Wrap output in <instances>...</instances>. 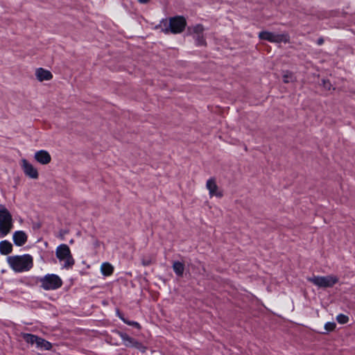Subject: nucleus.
<instances>
[{
	"label": "nucleus",
	"instance_id": "nucleus-24",
	"mask_svg": "<svg viewBox=\"0 0 355 355\" xmlns=\"http://www.w3.org/2000/svg\"><path fill=\"white\" fill-rule=\"evenodd\" d=\"M322 84L324 88L327 89L328 90L331 89V84L329 80H323Z\"/></svg>",
	"mask_w": 355,
	"mask_h": 355
},
{
	"label": "nucleus",
	"instance_id": "nucleus-19",
	"mask_svg": "<svg viewBox=\"0 0 355 355\" xmlns=\"http://www.w3.org/2000/svg\"><path fill=\"white\" fill-rule=\"evenodd\" d=\"M21 337L25 342L29 344H35L37 341L38 336L32 334L22 333Z\"/></svg>",
	"mask_w": 355,
	"mask_h": 355
},
{
	"label": "nucleus",
	"instance_id": "nucleus-2",
	"mask_svg": "<svg viewBox=\"0 0 355 355\" xmlns=\"http://www.w3.org/2000/svg\"><path fill=\"white\" fill-rule=\"evenodd\" d=\"M55 255L60 261H64L63 268L69 270L74 266L75 260L69 247L67 244L59 245L55 250Z\"/></svg>",
	"mask_w": 355,
	"mask_h": 355
},
{
	"label": "nucleus",
	"instance_id": "nucleus-1",
	"mask_svg": "<svg viewBox=\"0 0 355 355\" xmlns=\"http://www.w3.org/2000/svg\"><path fill=\"white\" fill-rule=\"evenodd\" d=\"M10 267L16 272L29 271L33 267V258L29 254L8 257Z\"/></svg>",
	"mask_w": 355,
	"mask_h": 355
},
{
	"label": "nucleus",
	"instance_id": "nucleus-10",
	"mask_svg": "<svg viewBox=\"0 0 355 355\" xmlns=\"http://www.w3.org/2000/svg\"><path fill=\"white\" fill-rule=\"evenodd\" d=\"M35 160L43 165L48 164L51 161V156L49 153L45 150H40L35 153Z\"/></svg>",
	"mask_w": 355,
	"mask_h": 355
},
{
	"label": "nucleus",
	"instance_id": "nucleus-27",
	"mask_svg": "<svg viewBox=\"0 0 355 355\" xmlns=\"http://www.w3.org/2000/svg\"><path fill=\"white\" fill-rule=\"evenodd\" d=\"M323 42H324L323 39L320 38V39L318 40V44L319 45H321L322 44H323Z\"/></svg>",
	"mask_w": 355,
	"mask_h": 355
},
{
	"label": "nucleus",
	"instance_id": "nucleus-6",
	"mask_svg": "<svg viewBox=\"0 0 355 355\" xmlns=\"http://www.w3.org/2000/svg\"><path fill=\"white\" fill-rule=\"evenodd\" d=\"M309 281L320 288H331L338 282V278L334 275L313 276Z\"/></svg>",
	"mask_w": 355,
	"mask_h": 355
},
{
	"label": "nucleus",
	"instance_id": "nucleus-13",
	"mask_svg": "<svg viewBox=\"0 0 355 355\" xmlns=\"http://www.w3.org/2000/svg\"><path fill=\"white\" fill-rule=\"evenodd\" d=\"M35 76L37 79L41 82L44 80H50L53 78L51 72L43 68H38L36 70Z\"/></svg>",
	"mask_w": 355,
	"mask_h": 355
},
{
	"label": "nucleus",
	"instance_id": "nucleus-23",
	"mask_svg": "<svg viewBox=\"0 0 355 355\" xmlns=\"http://www.w3.org/2000/svg\"><path fill=\"white\" fill-rule=\"evenodd\" d=\"M336 327V324L334 322H327L324 324V329L327 331H333Z\"/></svg>",
	"mask_w": 355,
	"mask_h": 355
},
{
	"label": "nucleus",
	"instance_id": "nucleus-11",
	"mask_svg": "<svg viewBox=\"0 0 355 355\" xmlns=\"http://www.w3.org/2000/svg\"><path fill=\"white\" fill-rule=\"evenodd\" d=\"M207 189L209 190V193L211 197L217 196L221 198L223 196V193L221 191H218V186L216 183V180L214 178H209L207 181L206 184Z\"/></svg>",
	"mask_w": 355,
	"mask_h": 355
},
{
	"label": "nucleus",
	"instance_id": "nucleus-7",
	"mask_svg": "<svg viewBox=\"0 0 355 355\" xmlns=\"http://www.w3.org/2000/svg\"><path fill=\"white\" fill-rule=\"evenodd\" d=\"M187 26L186 19L183 16H175L169 18L168 28H166L165 32H171L173 34L181 33L185 29Z\"/></svg>",
	"mask_w": 355,
	"mask_h": 355
},
{
	"label": "nucleus",
	"instance_id": "nucleus-8",
	"mask_svg": "<svg viewBox=\"0 0 355 355\" xmlns=\"http://www.w3.org/2000/svg\"><path fill=\"white\" fill-rule=\"evenodd\" d=\"M118 334L126 347H134L139 349H141V348L146 349L141 343L130 337L126 333L119 331Z\"/></svg>",
	"mask_w": 355,
	"mask_h": 355
},
{
	"label": "nucleus",
	"instance_id": "nucleus-12",
	"mask_svg": "<svg viewBox=\"0 0 355 355\" xmlns=\"http://www.w3.org/2000/svg\"><path fill=\"white\" fill-rule=\"evenodd\" d=\"M27 235L21 230H18L14 232L12 240L17 246H22L27 242Z\"/></svg>",
	"mask_w": 355,
	"mask_h": 355
},
{
	"label": "nucleus",
	"instance_id": "nucleus-22",
	"mask_svg": "<svg viewBox=\"0 0 355 355\" xmlns=\"http://www.w3.org/2000/svg\"><path fill=\"white\" fill-rule=\"evenodd\" d=\"M41 277H31L28 280V284L32 286L40 285Z\"/></svg>",
	"mask_w": 355,
	"mask_h": 355
},
{
	"label": "nucleus",
	"instance_id": "nucleus-14",
	"mask_svg": "<svg viewBox=\"0 0 355 355\" xmlns=\"http://www.w3.org/2000/svg\"><path fill=\"white\" fill-rule=\"evenodd\" d=\"M12 251V245L7 240L0 242V253L3 255H7Z\"/></svg>",
	"mask_w": 355,
	"mask_h": 355
},
{
	"label": "nucleus",
	"instance_id": "nucleus-29",
	"mask_svg": "<svg viewBox=\"0 0 355 355\" xmlns=\"http://www.w3.org/2000/svg\"><path fill=\"white\" fill-rule=\"evenodd\" d=\"M143 264H144V266H148L149 263H148V262L145 261V262H144V263H143Z\"/></svg>",
	"mask_w": 355,
	"mask_h": 355
},
{
	"label": "nucleus",
	"instance_id": "nucleus-3",
	"mask_svg": "<svg viewBox=\"0 0 355 355\" xmlns=\"http://www.w3.org/2000/svg\"><path fill=\"white\" fill-rule=\"evenodd\" d=\"M40 287L44 291H55L62 287L63 282L56 274H46L41 277Z\"/></svg>",
	"mask_w": 355,
	"mask_h": 355
},
{
	"label": "nucleus",
	"instance_id": "nucleus-15",
	"mask_svg": "<svg viewBox=\"0 0 355 355\" xmlns=\"http://www.w3.org/2000/svg\"><path fill=\"white\" fill-rule=\"evenodd\" d=\"M52 347H53V345H52L51 343L38 336L37 341L36 343L37 348L42 349V350H51L52 349Z\"/></svg>",
	"mask_w": 355,
	"mask_h": 355
},
{
	"label": "nucleus",
	"instance_id": "nucleus-16",
	"mask_svg": "<svg viewBox=\"0 0 355 355\" xmlns=\"http://www.w3.org/2000/svg\"><path fill=\"white\" fill-rule=\"evenodd\" d=\"M117 315L125 324L131 326L138 330L141 329V324L139 322L128 320L124 317L123 314L119 313V311L117 312Z\"/></svg>",
	"mask_w": 355,
	"mask_h": 355
},
{
	"label": "nucleus",
	"instance_id": "nucleus-5",
	"mask_svg": "<svg viewBox=\"0 0 355 355\" xmlns=\"http://www.w3.org/2000/svg\"><path fill=\"white\" fill-rule=\"evenodd\" d=\"M259 38L261 40H266L272 43H288L290 37L287 33L275 34L272 32L263 31L259 33Z\"/></svg>",
	"mask_w": 355,
	"mask_h": 355
},
{
	"label": "nucleus",
	"instance_id": "nucleus-17",
	"mask_svg": "<svg viewBox=\"0 0 355 355\" xmlns=\"http://www.w3.org/2000/svg\"><path fill=\"white\" fill-rule=\"evenodd\" d=\"M101 273L104 276H110L114 272V267L108 262H105L101 266Z\"/></svg>",
	"mask_w": 355,
	"mask_h": 355
},
{
	"label": "nucleus",
	"instance_id": "nucleus-25",
	"mask_svg": "<svg viewBox=\"0 0 355 355\" xmlns=\"http://www.w3.org/2000/svg\"><path fill=\"white\" fill-rule=\"evenodd\" d=\"M202 31V27L201 25H198L196 28H195V32H198V31Z\"/></svg>",
	"mask_w": 355,
	"mask_h": 355
},
{
	"label": "nucleus",
	"instance_id": "nucleus-9",
	"mask_svg": "<svg viewBox=\"0 0 355 355\" xmlns=\"http://www.w3.org/2000/svg\"><path fill=\"white\" fill-rule=\"evenodd\" d=\"M22 168L26 175L33 179L38 178L37 170L25 159H22Z\"/></svg>",
	"mask_w": 355,
	"mask_h": 355
},
{
	"label": "nucleus",
	"instance_id": "nucleus-21",
	"mask_svg": "<svg viewBox=\"0 0 355 355\" xmlns=\"http://www.w3.org/2000/svg\"><path fill=\"white\" fill-rule=\"evenodd\" d=\"M349 317L345 314L340 313L336 316V320L339 324H345L349 322Z\"/></svg>",
	"mask_w": 355,
	"mask_h": 355
},
{
	"label": "nucleus",
	"instance_id": "nucleus-28",
	"mask_svg": "<svg viewBox=\"0 0 355 355\" xmlns=\"http://www.w3.org/2000/svg\"><path fill=\"white\" fill-rule=\"evenodd\" d=\"M204 42H205L204 40L201 39V40H199V44H202Z\"/></svg>",
	"mask_w": 355,
	"mask_h": 355
},
{
	"label": "nucleus",
	"instance_id": "nucleus-20",
	"mask_svg": "<svg viewBox=\"0 0 355 355\" xmlns=\"http://www.w3.org/2000/svg\"><path fill=\"white\" fill-rule=\"evenodd\" d=\"M295 77L293 74V73L286 71L284 74L283 75V81L285 83H292L295 81Z\"/></svg>",
	"mask_w": 355,
	"mask_h": 355
},
{
	"label": "nucleus",
	"instance_id": "nucleus-18",
	"mask_svg": "<svg viewBox=\"0 0 355 355\" xmlns=\"http://www.w3.org/2000/svg\"><path fill=\"white\" fill-rule=\"evenodd\" d=\"M173 269L178 276L182 277L184 271V265L180 261H175L173 264Z\"/></svg>",
	"mask_w": 355,
	"mask_h": 355
},
{
	"label": "nucleus",
	"instance_id": "nucleus-4",
	"mask_svg": "<svg viewBox=\"0 0 355 355\" xmlns=\"http://www.w3.org/2000/svg\"><path fill=\"white\" fill-rule=\"evenodd\" d=\"M12 227V218L6 208L0 209V238L6 236Z\"/></svg>",
	"mask_w": 355,
	"mask_h": 355
},
{
	"label": "nucleus",
	"instance_id": "nucleus-26",
	"mask_svg": "<svg viewBox=\"0 0 355 355\" xmlns=\"http://www.w3.org/2000/svg\"><path fill=\"white\" fill-rule=\"evenodd\" d=\"M150 0H138V1L141 3H146L149 1Z\"/></svg>",
	"mask_w": 355,
	"mask_h": 355
}]
</instances>
